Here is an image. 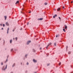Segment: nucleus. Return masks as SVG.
Here are the masks:
<instances>
[{
    "mask_svg": "<svg viewBox=\"0 0 73 73\" xmlns=\"http://www.w3.org/2000/svg\"><path fill=\"white\" fill-rule=\"evenodd\" d=\"M50 64H47V66H49V65Z\"/></svg>",
    "mask_w": 73,
    "mask_h": 73,
    "instance_id": "31",
    "label": "nucleus"
},
{
    "mask_svg": "<svg viewBox=\"0 0 73 73\" xmlns=\"http://www.w3.org/2000/svg\"><path fill=\"white\" fill-rule=\"evenodd\" d=\"M1 29L2 30H3L4 29L3 28H2Z\"/></svg>",
    "mask_w": 73,
    "mask_h": 73,
    "instance_id": "37",
    "label": "nucleus"
},
{
    "mask_svg": "<svg viewBox=\"0 0 73 73\" xmlns=\"http://www.w3.org/2000/svg\"><path fill=\"white\" fill-rule=\"evenodd\" d=\"M12 40H10V43L11 44V43H12Z\"/></svg>",
    "mask_w": 73,
    "mask_h": 73,
    "instance_id": "16",
    "label": "nucleus"
},
{
    "mask_svg": "<svg viewBox=\"0 0 73 73\" xmlns=\"http://www.w3.org/2000/svg\"><path fill=\"white\" fill-rule=\"evenodd\" d=\"M21 65L22 64V63H21Z\"/></svg>",
    "mask_w": 73,
    "mask_h": 73,
    "instance_id": "49",
    "label": "nucleus"
},
{
    "mask_svg": "<svg viewBox=\"0 0 73 73\" xmlns=\"http://www.w3.org/2000/svg\"><path fill=\"white\" fill-rule=\"evenodd\" d=\"M27 25H29V22H27Z\"/></svg>",
    "mask_w": 73,
    "mask_h": 73,
    "instance_id": "30",
    "label": "nucleus"
},
{
    "mask_svg": "<svg viewBox=\"0 0 73 73\" xmlns=\"http://www.w3.org/2000/svg\"><path fill=\"white\" fill-rule=\"evenodd\" d=\"M71 68H72V66H71Z\"/></svg>",
    "mask_w": 73,
    "mask_h": 73,
    "instance_id": "52",
    "label": "nucleus"
},
{
    "mask_svg": "<svg viewBox=\"0 0 73 73\" xmlns=\"http://www.w3.org/2000/svg\"><path fill=\"white\" fill-rule=\"evenodd\" d=\"M58 18H59V19L60 20H61V18L60 17H59Z\"/></svg>",
    "mask_w": 73,
    "mask_h": 73,
    "instance_id": "29",
    "label": "nucleus"
},
{
    "mask_svg": "<svg viewBox=\"0 0 73 73\" xmlns=\"http://www.w3.org/2000/svg\"><path fill=\"white\" fill-rule=\"evenodd\" d=\"M64 6H63L62 7L63 9H64Z\"/></svg>",
    "mask_w": 73,
    "mask_h": 73,
    "instance_id": "36",
    "label": "nucleus"
},
{
    "mask_svg": "<svg viewBox=\"0 0 73 73\" xmlns=\"http://www.w3.org/2000/svg\"><path fill=\"white\" fill-rule=\"evenodd\" d=\"M54 45L55 46H56V43H54Z\"/></svg>",
    "mask_w": 73,
    "mask_h": 73,
    "instance_id": "17",
    "label": "nucleus"
},
{
    "mask_svg": "<svg viewBox=\"0 0 73 73\" xmlns=\"http://www.w3.org/2000/svg\"><path fill=\"white\" fill-rule=\"evenodd\" d=\"M21 12L22 13H23V12L22 11H21Z\"/></svg>",
    "mask_w": 73,
    "mask_h": 73,
    "instance_id": "39",
    "label": "nucleus"
},
{
    "mask_svg": "<svg viewBox=\"0 0 73 73\" xmlns=\"http://www.w3.org/2000/svg\"><path fill=\"white\" fill-rule=\"evenodd\" d=\"M0 25H1V26H2V24H0Z\"/></svg>",
    "mask_w": 73,
    "mask_h": 73,
    "instance_id": "42",
    "label": "nucleus"
},
{
    "mask_svg": "<svg viewBox=\"0 0 73 73\" xmlns=\"http://www.w3.org/2000/svg\"><path fill=\"white\" fill-rule=\"evenodd\" d=\"M35 73H37V72H35Z\"/></svg>",
    "mask_w": 73,
    "mask_h": 73,
    "instance_id": "53",
    "label": "nucleus"
},
{
    "mask_svg": "<svg viewBox=\"0 0 73 73\" xmlns=\"http://www.w3.org/2000/svg\"><path fill=\"white\" fill-rule=\"evenodd\" d=\"M61 63L60 62V63H59V65H61Z\"/></svg>",
    "mask_w": 73,
    "mask_h": 73,
    "instance_id": "27",
    "label": "nucleus"
},
{
    "mask_svg": "<svg viewBox=\"0 0 73 73\" xmlns=\"http://www.w3.org/2000/svg\"><path fill=\"white\" fill-rule=\"evenodd\" d=\"M4 42H5V41L4 40Z\"/></svg>",
    "mask_w": 73,
    "mask_h": 73,
    "instance_id": "43",
    "label": "nucleus"
},
{
    "mask_svg": "<svg viewBox=\"0 0 73 73\" xmlns=\"http://www.w3.org/2000/svg\"><path fill=\"white\" fill-rule=\"evenodd\" d=\"M33 61L34 62H37V60H35V59H33Z\"/></svg>",
    "mask_w": 73,
    "mask_h": 73,
    "instance_id": "4",
    "label": "nucleus"
},
{
    "mask_svg": "<svg viewBox=\"0 0 73 73\" xmlns=\"http://www.w3.org/2000/svg\"><path fill=\"white\" fill-rule=\"evenodd\" d=\"M15 28H14V29H13V32H14V31H15Z\"/></svg>",
    "mask_w": 73,
    "mask_h": 73,
    "instance_id": "22",
    "label": "nucleus"
},
{
    "mask_svg": "<svg viewBox=\"0 0 73 73\" xmlns=\"http://www.w3.org/2000/svg\"><path fill=\"white\" fill-rule=\"evenodd\" d=\"M22 11H25V10H24V9H22Z\"/></svg>",
    "mask_w": 73,
    "mask_h": 73,
    "instance_id": "21",
    "label": "nucleus"
},
{
    "mask_svg": "<svg viewBox=\"0 0 73 73\" xmlns=\"http://www.w3.org/2000/svg\"><path fill=\"white\" fill-rule=\"evenodd\" d=\"M52 45V43H50L46 47V49H48V47L49 46V45Z\"/></svg>",
    "mask_w": 73,
    "mask_h": 73,
    "instance_id": "2",
    "label": "nucleus"
},
{
    "mask_svg": "<svg viewBox=\"0 0 73 73\" xmlns=\"http://www.w3.org/2000/svg\"><path fill=\"white\" fill-rule=\"evenodd\" d=\"M27 56H28V54L26 55L25 56V57H27Z\"/></svg>",
    "mask_w": 73,
    "mask_h": 73,
    "instance_id": "32",
    "label": "nucleus"
},
{
    "mask_svg": "<svg viewBox=\"0 0 73 73\" xmlns=\"http://www.w3.org/2000/svg\"><path fill=\"white\" fill-rule=\"evenodd\" d=\"M59 36H60V35H57L56 36V37L57 38V37H59Z\"/></svg>",
    "mask_w": 73,
    "mask_h": 73,
    "instance_id": "8",
    "label": "nucleus"
},
{
    "mask_svg": "<svg viewBox=\"0 0 73 73\" xmlns=\"http://www.w3.org/2000/svg\"><path fill=\"white\" fill-rule=\"evenodd\" d=\"M10 73H13V72H11Z\"/></svg>",
    "mask_w": 73,
    "mask_h": 73,
    "instance_id": "46",
    "label": "nucleus"
},
{
    "mask_svg": "<svg viewBox=\"0 0 73 73\" xmlns=\"http://www.w3.org/2000/svg\"><path fill=\"white\" fill-rule=\"evenodd\" d=\"M63 31H64V32H66V31H65V29H63Z\"/></svg>",
    "mask_w": 73,
    "mask_h": 73,
    "instance_id": "15",
    "label": "nucleus"
},
{
    "mask_svg": "<svg viewBox=\"0 0 73 73\" xmlns=\"http://www.w3.org/2000/svg\"><path fill=\"white\" fill-rule=\"evenodd\" d=\"M19 1H17V2L15 3V4H19Z\"/></svg>",
    "mask_w": 73,
    "mask_h": 73,
    "instance_id": "11",
    "label": "nucleus"
},
{
    "mask_svg": "<svg viewBox=\"0 0 73 73\" xmlns=\"http://www.w3.org/2000/svg\"><path fill=\"white\" fill-rule=\"evenodd\" d=\"M26 17H27V15H26Z\"/></svg>",
    "mask_w": 73,
    "mask_h": 73,
    "instance_id": "50",
    "label": "nucleus"
},
{
    "mask_svg": "<svg viewBox=\"0 0 73 73\" xmlns=\"http://www.w3.org/2000/svg\"><path fill=\"white\" fill-rule=\"evenodd\" d=\"M13 49H12L11 50V52H13Z\"/></svg>",
    "mask_w": 73,
    "mask_h": 73,
    "instance_id": "23",
    "label": "nucleus"
},
{
    "mask_svg": "<svg viewBox=\"0 0 73 73\" xmlns=\"http://www.w3.org/2000/svg\"><path fill=\"white\" fill-rule=\"evenodd\" d=\"M33 52H35V50L34 49H33Z\"/></svg>",
    "mask_w": 73,
    "mask_h": 73,
    "instance_id": "19",
    "label": "nucleus"
},
{
    "mask_svg": "<svg viewBox=\"0 0 73 73\" xmlns=\"http://www.w3.org/2000/svg\"><path fill=\"white\" fill-rule=\"evenodd\" d=\"M17 37H16L15 38V40H16L17 41Z\"/></svg>",
    "mask_w": 73,
    "mask_h": 73,
    "instance_id": "25",
    "label": "nucleus"
},
{
    "mask_svg": "<svg viewBox=\"0 0 73 73\" xmlns=\"http://www.w3.org/2000/svg\"><path fill=\"white\" fill-rule=\"evenodd\" d=\"M42 49V48H40V50H41Z\"/></svg>",
    "mask_w": 73,
    "mask_h": 73,
    "instance_id": "40",
    "label": "nucleus"
},
{
    "mask_svg": "<svg viewBox=\"0 0 73 73\" xmlns=\"http://www.w3.org/2000/svg\"><path fill=\"white\" fill-rule=\"evenodd\" d=\"M35 37H36V36H35Z\"/></svg>",
    "mask_w": 73,
    "mask_h": 73,
    "instance_id": "54",
    "label": "nucleus"
},
{
    "mask_svg": "<svg viewBox=\"0 0 73 73\" xmlns=\"http://www.w3.org/2000/svg\"><path fill=\"white\" fill-rule=\"evenodd\" d=\"M38 20H43V18H40V19H38Z\"/></svg>",
    "mask_w": 73,
    "mask_h": 73,
    "instance_id": "5",
    "label": "nucleus"
},
{
    "mask_svg": "<svg viewBox=\"0 0 73 73\" xmlns=\"http://www.w3.org/2000/svg\"><path fill=\"white\" fill-rule=\"evenodd\" d=\"M13 39H14V40H15V38H13Z\"/></svg>",
    "mask_w": 73,
    "mask_h": 73,
    "instance_id": "51",
    "label": "nucleus"
},
{
    "mask_svg": "<svg viewBox=\"0 0 73 73\" xmlns=\"http://www.w3.org/2000/svg\"><path fill=\"white\" fill-rule=\"evenodd\" d=\"M29 63H28V62H27V65H29Z\"/></svg>",
    "mask_w": 73,
    "mask_h": 73,
    "instance_id": "34",
    "label": "nucleus"
},
{
    "mask_svg": "<svg viewBox=\"0 0 73 73\" xmlns=\"http://www.w3.org/2000/svg\"><path fill=\"white\" fill-rule=\"evenodd\" d=\"M60 9H61V8L59 7L57 9V11H60Z\"/></svg>",
    "mask_w": 73,
    "mask_h": 73,
    "instance_id": "6",
    "label": "nucleus"
},
{
    "mask_svg": "<svg viewBox=\"0 0 73 73\" xmlns=\"http://www.w3.org/2000/svg\"><path fill=\"white\" fill-rule=\"evenodd\" d=\"M23 7H24V5H23Z\"/></svg>",
    "mask_w": 73,
    "mask_h": 73,
    "instance_id": "44",
    "label": "nucleus"
},
{
    "mask_svg": "<svg viewBox=\"0 0 73 73\" xmlns=\"http://www.w3.org/2000/svg\"><path fill=\"white\" fill-rule=\"evenodd\" d=\"M6 25H7V26H9V24L8 22H7L6 23Z\"/></svg>",
    "mask_w": 73,
    "mask_h": 73,
    "instance_id": "9",
    "label": "nucleus"
},
{
    "mask_svg": "<svg viewBox=\"0 0 73 73\" xmlns=\"http://www.w3.org/2000/svg\"><path fill=\"white\" fill-rule=\"evenodd\" d=\"M44 4L45 5H48V3H44Z\"/></svg>",
    "mask_w": 73,
    "mask_h": 73,
    "instance_id": "14",
    "label": "nucleus"
},
{
    "mask_svg": "<svg viewBox=\"0 0 73 73\" xmlns=\"http://www.w3.org/2000/svg\"><path fill=\"white\" fill-rule=\"evenodd\" d=\"M9 28H8L7 30V33H8V32H9Z\"/></svg>",
    "mask_w": 73,
    "mask_h": 73,
    "instance_id": "10",
    "label": "nucleus"
},
{
    "mask_svg": "<svg viewBox=\"0 0 73 73\" xmlns=\"http://www.w3.org/2000/svg\"><path fill=\"white\" fill-rule=\"evenodd\" d=\"M29 13H31V11H30L29 12Z\"/></svg>",
    "mask_w": 73,
    "mask_h": 73,
    "instance_id": "38",
    "label": "nucleus"
},
{
    "mask_svg": "<svg viewBox=\"0 0 73 73\" xmlns=\"http://www.w3.org/2000/svg\"><path fill=\"white\" fill-rule=\"evenodd\" d=\"M21 30H22V28L21 29Z\"/></svg>",
    "mask_w": 73,
    "mask_h": 73,
    "instance_id": "48",
    "label": "nucleus"
},
{
    "mask_svg": "<svg viewBox=\"0 0 73 73\" xmlns=\"http://www.w3.org/2000/svg\"><path fill=\"white\" fill-rule=\"evenodd\" d=\"M56 16H57V15L56 14L54 16H53V18H54H54H55V17H56Z\"/></svg>",
    "mask_w": 73,
    "mask_h": 73,
    "instance_id": "7",
    "label": "nucleus"
},
{
    "mask_svg": "<svg viewBox=\"0 0 73 73\" xmlns=\"http://www.w3.org/2000/svg\"><path fill=\"white\" fill-rule=\"evenodd\" d=\"M4 17L5 18V20H6L7 19V16H5Z\"/></svg>",
    "mask_w": 73,
    "mask_h": 73,
    "instance_id": "13",
    "label": "nucleus"
},
{
    "mask_svg": "<svg viewBox=\"0 0 73 73\" xmlns=\"http://www.w3.org/2000/svg\"><path fill=\"white\" fill-rule=\"evenodd\" d=\"M71 52H68V54H70V53H71Z\"/></svg>",
    "mask_w": 73,
    "mask_h": 73,
    "instance_id": "20",
    "label": "nucleus"
},
{
    "mask_svg": "<svg viewBox=\"0 0 73 73\" xmlns=\"http://www.w3.org/2000/svg\"><path fill=\"white\" fill-rule=\"evenodd\" d=\"M1 65H3V63L2 62H1Z\"/></svg>",
    "mask_w": 73,
    "mask_h": 73,
    "instance_id": "33",
    "label": "nucleus"
},
{
    "mask_svg": "<svg viewBox=\"0 0 73 73\" xmlns=\"http://www.w3.org/2000/svg\"><path fill=\"white\" fill-rule=\"evenodd\" d=\"M30 42H31V41L29 40V41H28L27 42V45H28V44H29V43H30Z\"/></svg>",
    "mask_w": 73,
    "mask_h": 73,
    "instance_id": "3",
    "label": "nucleus"
},
{
    "mask_svg": "<svg viewBox=\"0 0 73 73\" xmlns=\"http://www.w3.org/2000/svg\"><path fill=\"white\" fill-rule=\"evenodd\" d=\"M64 27H65V29H67V26L66 25H64Z\"/></svg>",
    "mask_w": 73,
    "mask_h": 73,
    "instance_id": "12",
    "label": "nucleus"
},
{
    "mask_svg": "<svg viewBox=\"0 0 73 73\" xmlns=\"http://www.w3.org/2000/svg\"><path fill=\"white\" fill-rule=\"evenodd\" d=\"M1 40V38H0V40Z\"/></svg>",
    "mask_w": 73,
    "mask_h": 73,
    "instance_id": "45",
    "label": "nucleus"
},
{
    "mask_svg": "<svg viewBox=\"0 0 73 73\" xmlns=\"http://www.w3.org/2000/svg\"><path fill=\"white\" fill-rule=\"evenodd\" d=\"M68 48V46H66V50H67V49Z\"/></svg>",
    "mask_w": 73,
    "mask_h": 73,
    "instance_id": "18",
    "label": "nucleus"
},
{
    "mask_svg": "<svg viewBox=\"0 0 73 73\" xmlns=\"http://www.w3.org/2000/svg\"><path fill=\"white\" fill-rule=\"evenodd\" d=\"M7 61H8V59H7L6 60V61L5 62V63H6V62H7Z\"/></svg>",
    "mask_w": 73,
    "mask_h": 73,
    "instance_id": "26",
    "label": "nucleus"
},
{
    "mask_svg": "<svg viewBox=\"0 0 73 73\" xmlns=\"http://www.w3.org/2000/svg\"><path fill=\"white\" fill-rule=\"evenodd\" d=\"M7 58H8V57H9V56L8 55V56H7Z\"/></svg>",
    "mask_w": 73,
    "mask_h": 73,
    "instance_id": "35",
    "label": "nucleus"
},
{
    "mask_svg": "<svg viewBox=\"0 0 73 73\" xmlns=\"http://www.w3.org/2000/svg\"><path fill=\"white\" fill-rule=\"evenodd\" d=\"M15 66V64H14L13 65V67L14 66Z\"/></svg>",
    "mask_w": 73,
    "mask_h": 73,
    "instance_id": "24",
    "label": "nucleus"
},
{
    "mask_svg": "<svg viewBox=\"0 0 73 73\" xmlns=\"http://www.w3.org/2000/svg\"><path fill=\"white\" fill-rule=\"evenodd\" d=\"M7 68V65H6V67L4 68V66H3L2 68V70H5V69Z\"/></svg>",
    "mask_w": 73,
    "mask_h": 73,
    "instance_id": "1",
    "label": "nucleus"
},
{
    "mask_svg": "<svg viewBox=\"0 0 73 73\" xmlns=\"http://www.w3.org/2000/svg\"><path fill=\"white\" fill-rule=\"evenodd\" d=\"M11 0H10V1H9V3L10 2V1H11Z\"/></svg>",
    "mask_w": 73,
    "mask_h": 73,
    "instance_id": "47",
    "label": "nucleus"
},
{
    "mask_svg": "<svg viewBox=\"0 0 73 73\" xmlns=\"http://www.w3.org/2000/svg\"><path fill=\"white\" fill-rule=\"evenodd\" d=\"M73 3V1H72L71 2V3Z\"/></svg>",
    "mask_w": 73,
    "mask_h": 73,
    "instance_id": "41",
    "label": "nucleus"
},
{
    "mask_svg": "<svg viewBox=\"0 0 73 73\" xmlns=\"http://www.w3.org/2000/svg\"><path fill=\"white\" fill-rule=\"evenodd\" d=\"M3 27H5V25L4 24H3Z\"/></svg>",
    "mask_w": 73,
    "mask_h": 73,
    "instance_id": "28",
    "label": "nucleus"
}]
</instances>
